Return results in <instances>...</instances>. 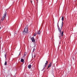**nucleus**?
Returning a JSON list of instances; mask_svg holds the SVG:
<instances>
[{
    "instance_id": "9",
    "label": "nucleus",
    "mask_w": 77,
    "mask_h": 77,
    "mask_svg": "<svg viewBox=\"0 0 77 77\" xmlns=\"http://www.w3.org/2000/svg\"><path fill=\"white\" fill-rule=\"evenodd\" d=\"M63 20H64V17H62V22H63Z\"/></svg>"
},
{
    "instance_id": "4",
    "label": "nucleus",
    "mask_w": 77,
    "mask_h": 77,
    "mask_svg": "<svg viewBox=\"0 0 77 77\" xmlns=\"http://www.w3.org/2000/svg\"><path fill=\"white\" fill-rule=\"evenodd\" d=\"M47 64H48V61H46V62L45 63V65L44 66L43 69H44L45 68V67L47 66Z\"/></svg>"
},
{
    "instance_id": "18",
    "label": "nucleus",
    "mask_w": 77,
    "mask_h": 77,
    "mask_svg": "<svg viewBox=\"0 0 77 77\" xmlns=\"http://www.w3.org/2000/svg\"><path fill=\"white\" fill-rule=\"evenodd\" d=\"M38 0H37V1H38Z\"/></svg>"
},
{
    "instance_id": "14",
    "label": "nucleus",
    "mask_w": 77,
    "mask_h": 77,
    "mask_svg": "<svg viewBox=\"0 0 77 77\" xmlns=\"http://www.w3.org/2000/svg\"><path fill=\"white\" fill-rule=\"evenodd\" d=\"M37 35V34H34V36H36Z\"/></svg>"
},
{
    "instance_id": "16",
    "label": "nucleus",
    "mask_w": 77,
    "mask_h": 77,
    "mask_svg": "<svg viewBox=\"0 0 77 77\" xmlns=\"http://www.w3.org/2000/svg\"><path fill=\"white\" fill-rule=\"evenodd\" d=\"M0 29H1V27H0Z\"/></svg>"
},
{
    "instance_id": "13",
    "label": "nucleus",
    "mask_w": 77,
    "mask_h": 77,
    "mask_svg": "<svg viewBox=\"0 0 77 77\" xmlns=\"http://www.w3.org/2000/svg\"><path fill=\"white\" fill-rule=\"evenodd\" d=\"M35 51V48H34L33 49V51Z\"/></svg>"
},
{
    "instance_id": "12",
    "label": "nucleus",
    "mask_w": 77,
    "mask_h": 77,
    "mask_svg": "<svg viewBox=\"0 0 77 77\" xmlns=\"http://www.w3.org/2000/svg\"><path fill=\"white\" fill-rule=\"evenodd\" d=\"M5 58L6 59V54H5Z\"/></svg>"
},
{
    "instance_id": "15",
    "label": "nucleus",
    "mask_w": 77,
    "mask_h": 77,
    "mask_svg": "<svg viewBox=\"0 0 77 77\" xmlns=\"http://www.w3.org/2000/svg\"><path fill=\"white\" fill-rule=\"evenodd\" d=\"M31 3H32V1H31Z\"/></svg>"
},
{
    "instance_id": "8",
    "label": "nucleus",
    "mask_w": 77,
    "mask_h": 77,
    "mask_svg": "<svg viewBox=\"0 0 77 77\" xmlns=\"http://www.w3.org/2000/svg\"><path fill=\"white\" fill-rule=\"evenodd\" d=\"M51 66V62L49 64V65H48V68H50V66Z\"/></svg>"
},
{
    "instance_id": "19",
    "label": "nucleus",
    "mask_w": 77,
    "mask_h": 77,
    "mask_svg": "<svg viewBox=\"0 0 77 77\" xmlns=\"http://www.w3.org/2000/svg\"><path fill=\"white\" fill-rule=\"evenodd\" d=\"M7 77H8V76H7Z\"/></svg>"
},
{
    "instance_id": "11",
    "label": "nucleus",
    "mask_w": 77,
    "mask_h": 77,
    "mask_svg": "<svg viewBox=\"0 0 77 77\" xmlns=\"http://www.w3.org/2000/svg\"><path fill=\"white\" fill-rule=\"evenodd\" d=\"M5 65H7V61H5Z\"/></svg>"
},
{
    "instance_id": "1",
    "label": "nucleus",
    "mask_w": 77,
    "mask_h": 77,
    "mask_svg": "<svg viewBox=\"0 0 77 77\" xmlns=\"http://www.w3.org/2000/svg\"><path fill=\"white\" fill-rule=\"evenodd\" d=\"M63 22H62V23H61V28H60V27L59 26H58V31L59 32H60L61 34V37L62 36H63V31H62V27H63Z\"/></svg>"
},
{
    "instance_id": "3",
    "label": "nucleus",
    "mask_w": 77,
    "mask_h": 77,
    "mask_svg": "<svg viewBox=\"0 0 77 77\" xmlns=\"http://www.w3.org/2000/svg\"><path fill=\"white\" fill-rule=\"evenodd\" d=\"M7 15V14L6 13L4 14L3 15V17L1 19L2 21H3V20H5V18L6 17Z\"/></svg>"
},
{
    "instance_id": "17",
    "label": "nucleus",
    "mask_w": 77,
    "mask_h": 77,
    "mask_svg": "<svg viewBox=\"0 0 77 77\" xmlns=\"http://www.w3.org/2000/svg\"><path fill=\"white\" fill-rule=\"evenodd\" d=\"M42 71H43V70H42Z\"/></svg>"
},
{
    "instance_id": "10",
    "label": "nucleus",
    "mask_w": 77,
    "mask_h": 77,
    "mask_svg": "<svg viewBox=\"0 0 77 77\" xmlns=\"http://www.w3.org/2000/svg\"><path fill=\"white\" fill-rule=\"evenodd\" d=\"M21 62H24V59H21L20 60Z\"/></svg>"
},
{
    "instance_id": "6",
    "label": "nucleus",
    "mask_w": 77,
    "mask_h": 77,
    "mask_svg": "<svg viewBox=\"0 0 77 77\" xmlns=\"http://www.w3.org/2000/svg\"><path fill=\"white\" fill-rule=\"evenodd\" d=\"M41 34V31H38L37 32V34H38V35H40Z\"/></svg>"
},
{
    "instance_id": "7",
    "label": "nucleus",
    "mask_w": 77,
    "mask_h": 77,
    "mask_svg": "<svg viewBox=\"0 0 77 77\" xmlns=\"http://www.w3.org/2000/svg\"><path fill=\"white\" fill-rule=\"evenodd\" d=\"M28 66L29 69H30V68H31V67H32V65H29Z\"/></svg>"
},
{
    "instance_id": "2",
    "label": "nucleus",
    "mask_w": 77,
    "mask_h": 77,
    "mask_svg": "<svg viewBox=\"0 0 77 77\" xmlns=\"http://www.w3.org/2000/svg\"><path fill=\"white\" fill-rule=\"evenodd\" d=\"M28 33V25H26L24 29V31L23 33V35H26Z\"/></svg>"
},
{
    "instance_id": "5",
    "label": "nucleus",
    "mask_w": 77,
    "mask_h": 77,
    "mask_svg": "<svg viewBox=\"0 0 77 77\" xmlns=\"http://www.w3.org/2000/svg\"><path fill=\"white\" fill-rule=\"evenodd\" d=\"M31 40L32 41V42H35V39H34V37L31 38Z\"/></svg>"
}]
</instances>
